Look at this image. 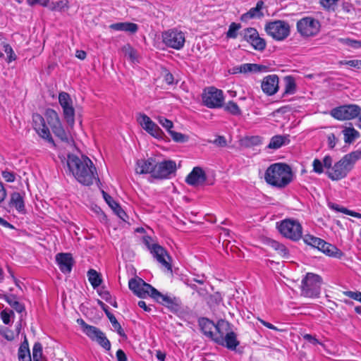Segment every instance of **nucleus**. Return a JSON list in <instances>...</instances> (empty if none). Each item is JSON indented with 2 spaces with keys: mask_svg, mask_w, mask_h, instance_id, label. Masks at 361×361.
<instances>
[{
  "mask_svg": "<svg viewBox=\"0 0 361 361\" xmlns=\"http://www.w3.org/2000/svg\"><path fill=\"white\" fill-rule=\"evenodd\" d=\"M66 165L70 173L83 185H90L97 178L96 168L86 156L68 154Z\"/></svg>",
  "mask_w": 361,
  "mask_h": 361,
  "instance_id": "f257e3e1",
  "label": "nucleus"
},
{
  "mask_svg": "<svg viewBox=\"0 0 361 361\" xmlns=\"http://www.w3.org/2000/svg\"><path fill=\"white\" fill-rule=\"evenodd\" d=\"M264 179L268 184L279 188H283L292 181V170L286 164L275 163L267 169Z\"/></svg>",
  "mask_w": 361,
  "mask_h": 361,
  "instance_id": "f03ea898",
  "label": "nucleus"
},
{
  "mask_svg": "<svg viewBox=\"0 0 361 361\" xmlns=\"http://www.w3.org/2000/svg\"><path fill=\"white\" fill-rule=\"evenodd\" d=\"M361 159V151L357 150L344 155L328 171V177L332 180H339L347 176L355 164Z\"/></svg>",
  "mask_w": 361,
  "mask_h": 361,
  "instance_id": "7ed1b4c3",
  "label": "nucleus"
},
{
  "mask_svg": "<svg viewBox=\"0 0 361 361\" xmlns=\"http://www.w3.org/2000/svg\"><path fill=\"white\" fill-rule=\"evenodd\" d=\"M322 283V278L319 275L307 273L301 281L300 295L308 298H319Z\"/></svg>",
  "mask_w": 361,
  "mask_h": 361,
  "instance_id": "20e7f679",
  "label": "nucleus"
},
{
  "mask_svg": "<svg viewBox=\"0 0 361 361\" xmlns=\"http://www.w3.org/2000/svg\"><path fill=\"white\" fill-rule=\"evenodd\" d=\"M186 32L178 27L168 29L161 33L163 44L168 48L175 50L182 49L185 43Z\"/></svg>",
  "mask_w": 361,
  "mask_h": 361,
  "instance_id": "39448f33",
  "label": "nucleus"
},
{
  "mask_svg": "<svg viewBox=\"0 0 361 361\" xmlns=\"http://www.w3.org/2000/svg\"><path fill=\"white\" fill-rule=\"evenodd\" d=\"M279 231L285 238L298 240L302 237V228L298 221L286 219L277 226Z\"/></svg>",
  "mask_w": 361,
  "mask_h": 361,
  "instance_id": "423d86ee",
  "label": "nucleus"
},
{
  "mask_svg": "<svg viewBox=\"0 0 361 361\" xmlns=\"http://www.w3.org/2000/svg\"><path fill=\"white\" fill-rule=\"evenodd\" d=\"M198 322L203 334L213 341L214 338L218 336L213 333L214 329L216 330L218 334H219L224 333V331H227L230 329V323L224 319L219 320L216 324L207 318H201Z\"/></svg>",
  "mask_w": 361,
  "mask_h": 361,
  "instance_id": "0eeeda50",
  "label": "nucleus"
},
{
  "mask_svg": "<svg viewBox=\"0 0 361 361\" xmlns=\"http://www.w3.org/2000/svg\"><path fill=\"white\" fill-rule=\"evenodd\" d=\"M45 118L54 135L61 141L69 143L70 136L63 129L57 112L54 109H48L45 111Z\"/></svg>",
  "mask_w": 361,
  "mask_h": 361,
  "instance_id": "6e6552de",
  "label": "nucleus"
},
{
  "mask_svg": "<svg viewBox=\"0 0 361 361\" xmlns=\"http://www.w3.org/2000/svg\"><path fill=\"white\" fill-rule=\"evenodd\" d=\"M297 30L302 37H310L316 36L320 31V22L310 16L304 17L296 24Z\"/></svg>",
  "mask_w": 361,
  "mask_h": 361,
  "instance_id": "1a4fd4ad",
  "label": "nucleus"
},
{
  "mask_svg": "<svg viewBox=\"0 0 361 361\" xmlns=\"http://www.w3.org/2000/svg\"><path fill=\"white\" fill-rule=\"evenodd\" d=\"M267 33L277 41H282L290 35V25L284 20H274L265 25Z\"/></svg>",
  "mask_w": 361,
  "mask_h": 361,
  "instance_id": "9d476101",
  "label": "nucleus"
},
{
  "mask_svg": "<svg viewBox=\"0 0 361 361\" xmlns=\"http://www.w3.org/2000/svg\"><path fill=\"white\" fill-rule=\"evenodd\" d=\"M203 104L208 108H220L224 102V92L215 87H209L204 90L202 95Z\"/></svg>",
  "mask_w": 361,
  "mask_h": 361,
  "instance_id": "9b49d317",
  "label": "nucleus"
},
{
  "mask_svg": "<svg viewBox=\"0 0 361 361\" xmlns=\"http://www.w3.org/2000/svg\"><path fill=\"white\" fill-rule=\"evenodd\" d=\"M360 112L361 108L358 105L347 104L332 109L330 115L336 120L346 121L355 118Z\"/></svg>",
  "mask_w": 361,
  "mask_h": 361,
  "instance_id": "f8f14e48",
  "label": "nucleus"
},
{
  "mask_svg": "<svg viewBox=\"0 0 361 361\" xmlns=\"http://www.w3.org/2000/svg\"><path fill=\"white\" fill-rule=\"evenodd\" d=\"M59 102L63 110V118L71 127L75 123V109L70 94L65 92L59 94Z\"/></svg>",
  "mask_w": 361,
  "mask_h": 361,
  "instance_id": "ddd939ff",
  "label": "nucleus"
},
{
  "mask_svg": "<svg viewBox=\"0 0 361 361\" xmlns=\"http://www.w3.org/2000/svg\"><path fill=\"white\" fill-rule=\"evenodd\" d=\"M128 286L135 295L141 298H145L147 296L153 298L155 293L154 290H157L140 278L131 279L128 282Z\"/></svg>",
  "mask_w": 361,
  "mask_h": 361,
  "instance_id": "4468645a",
  "label": "nucleus"
},
{
  "mask_svg": "<svg viewBox=\"0 0 361 361\" xmlns=\"http://www.w3.org/2000/svg\"><path fill=\"white\" fill-rule=\"evenodd\" d=\"M136 118L140 126L150 135L157 139L163 138V131L147 115L139 113Z\"/></svg>",
  "mask_w": 361,
  "mask_h": 361,
  "instance_id": "2eb2a0df",
  "label": "nucleus"
},
{
  "mask_svg": "<svg viewBox=\"0 0 361 361\" xmlns=\"http://www.w3.org/2000/svg\"><path fill=\"white\" fill-rule=\"evenodd\" d=\"M177 166L175 161L164 160L156 162L153 171V178L157 179H167L175 173Z\"/></svg>",
  "mask_w": 361,
  "mask_h": 361,
  "instance_id": "dca6fc26",
  "label": "nucleus"
},
{
  "mask_svg": "<svg viewBox=\"0 0 361 361\" xmlns=\"http://www.w3.org/2000/svg\"><path fill=\"white\" fill-rule=\"evenodd\" d=\"M240 35L243 39L247 42L254 49L262 51L266 48L265 40L259 37L257 30L254 27H247L244 29Z\"/></svg>",
  "mask_w": 361,
  "mask_h": 361,
  "instance_id": "f3484780",
  "label": "nucleus"
},
{
  "mask_svg": "<svg viewBox=\"0 0 361 361\" xmlns=\"http://www.w3.org/2000/svg\"><path fill=\"white\" fill-rule=\"evenodd\" d=\"M214 341L221 346L226 347L229 350H235L239 345L237 339V335L231 330L224 331V333H219L216 338H214Z\"/></svg>",
  "mask_w": 361,
  "mask_h": 361,
  "instance_id": "a211bd4d",
  "label": "nucleus"
},
{
  "mask_svg": "<svg viewBox=\"0 0 361 361\" xmlns=\"http://www.w3.org/2000/svg\"><path fill=\"white\" fill-rule=\"evenodd\" d=\"M33 128L37 133L43 139L49 143L54 145V140L51 135L50 131L46 125L45 120L42 116L39 114L32 115Z\"/></svg>",
  "mask_w": 361,
  "mask_h": 361,
  "instance_id": "6ab92c4d",
  "label": "nucleus"
},
{
  "mask_svg": "<svg viewBox=\"0 0 361 361\" xmlns=\"http://www.w3.org/2000/svg\"><path fill=\"white\" fill-rule=\"evenodd\" d=\"M155 293L153 299L158 303L170 309L171 310H177L180 306L178 298L171 294H163L157 290H154Z\"/></svg>",
  "mask_w": 361,
  "mask_h": 361,
  "instance_id": "aec40b11",
  "label": "nucleus"
},
{
  "mask_svg": "<svg viewBox=\"0 0 361 361\" xmlns=\"http://www.w3.org/2000/svg\"><path fill=\"white\" fill-rule=\"evenodd\" d=\"M150 253L153 257L168 271H171V257L167 251L161 245H154L152 247Z\"/></svg>",
  "mask_w": 361,
  "mask_h": 361,
  "instance_id": "412c9836",
  "label": "nucleus"
},
{
  "mask_svg": "<svg viewBox=\"0 0 361 361\" xmlns=\"http://www.w3.org/2000/svg\"><path fill=\"white\" fill-rule=\"evenodd\" d=\"M55 259L56 262L62 273H71L74 263L73 258L71 253H58L56 254Z\"/></svg>",
  "mask_w": 361,
  "mask_h": 361,
  "instance_id": "4be33fe9",
  "label": "nucleus"
},
{
  "mask_svg": "<svg viewBox=\"0 0 361 361\" xmlns=\"http://www.w3.org/2000/svg\"><path fill=\"white\" fill-rule=\"evenodd\" d=\"M261 87L267 95L271 96L279 90V77L276 75H269L264 78Z\"/></svg>",
  "mask_w": 361,
  "mask_h": 361,
  "instance_id": "5701e85b",
  "label": "nucleus"
},
{
  "mask_svg": "<svg viewBox=\"0 0 361 361\" xmlns=\"http://www.w3.org/2000/svg\"><path fill=\"white\" fill-rule=\"evenodd\" d=\"M206 174L203 169L199 166L194 167L192 171L187 176L185 182L192 186L203 184L206 180Z\"/></svg>",
  "mask_w": 361,
  "mask_h": 361,
  "instance_id": "b1692460",
  "label": "nucleus"
},
{
  "mask_svg": "<svg viewBox=\"0 0 361 361\" xmlns=\"http://www.w3.org/2000/svg\"><path fill=\"white\" fill-rule=\"evenodd\" d=\"M8 207L15 209L19 214H25L26 212L24 195L18 192H13L10 195Z\"/></svg>",
  "mask_w": 361,
  "mask_h": 361,
  "instance_id": "393cba45",
  "label": "nucleus"
},
{
  "mask_svg": "<svg viewBox=\"0 0 361 361\" xmlns=\"http://www.w3.org/2000/svg\"><path fill=\"white\" fill-rule=\"evenodd\" d=\"M156 161L154 158L147 159H140L136 162L135 171L137 173H150L153 177V171L155 168Z\"/></svg>",
  "mask_w": 361,
  "mask_h": 361,
  "instance_id": "a878e982",
  "label": "nucleus"
},
{
  "mask_svg": "<svg viewBox=\"0 0 361 361\" xmlns=\"http://www.w3.org/2000/svg\"><path fill=\"white\" fill-rule=\"evenodd\" d=\"M266 69V67L257 63H243L233 68L234 73H248L262 72Z\"/></svg>",
  "mask_w": 361,
  "mask_h": 361,
  "instance_id": "bb28decb",
  "label": "nucleus"
},
{
  "mask_svg": "<svg viewBox=\"0 0 361 361\" xmlns=\"http://www.w3.org/2000/svg\"><path fill=\"white\" fill-rule=\"evenodd\" d=\"M263 6L264 2L262 1H257L255 7L250 8L247 13H243L241 16L240 20L242 21H247L255 18H260L263 16V13L262 12Z\"/></svg>",
  "mask_w": 361,
  "mask_h": 361,
  "instance_id": "cd10ccee",
  "label": "nucleus"
},
{
  "mask_svg": "<svg viewBox=\"0 0 361 361\" xmlns=\"http://www.w3.org/2000/svg\"><path fill=\"white\" fill-rule=\"evenodd\" d=\"M109 28L116 31H125L134 34L138 30V25L133 23L123 22L113 23L109 25Z\"/></svg>",
  "mask_w": 361,
  "mask_h": 361,
  "instance_id": "c85d7f7f",
  "label": "nucleus"
},
{
  "mask_svg": "<svg viewBox=\"0 0 361 361\" xmlns=\"http://www.w3.org/2000/svg\"><path fill=\"white\" fill-rule=\"evenodd\" d=\"M78 322L82 326L83 332L93 341L97 338L102 331L96 326L86 324L82 319L78 320Z\"/></svg>",
  "mask_w": 361,
  "mask_h": 361,
  "instance_id": "c756f323",
  "label": "nucleus"
},
{
  "mask_svg": "<svg viewBox=\"0 0 361 361\" xmlns=\"http://www.w3.org/2000/svg\"><path fill=\"white\" fill-rule=\"evenodd\" d=\"M320 251L329 257H333L338 259H341L343 255V253L341 250L337 248L335 245L328 243L326 241H324V244L321 247Z\"/></svg>",
  "mask_w": 361,
  "mask_h": 361,
  "instance_id": "7c9ffc66",
  "label": "nucleus"
},
{
  "mask_svg": "<svg viewBox=\"0 0 361 361\" xmlns=\"http://www.w3.org/2000/svg\"><path fill=\"white\" fill-rule=\"evenodd\" d=\"M288 137H289V135H275L271 137L267 147L269 149H279V148L281 147L283 145L289 143L290 140H289Z\"/></svg>",
  "mask_w": 361,
  "mask_h": 361,
  "instance_id": "2f4dec72",
  "label": "nucleus"
},
{
  "mask_svg": "<svg viewBox=\"0 0 361 361\" xmlns=\"http://www.w3.org/2000/svg\"><path fill=\"white\" fill-rule=\"evenodd\" d=\"M87 275L88 281L94 289H96L100 286L102 283V279L100 274H99L96 270L90 269L87 271Z\"/></svg>",
  "mask_w": 361,
  "mask_h": 361,
  "instance_id": "473e14b6",
  "label": "nucleus"
},
{
  "mask_svg": "<svg viewBox=\"0 0 361 361\" xmlns=\"http://www.w3.org/2000/svg\"><path fill=\"white\" fill-rule=\"evenodd\" d=\"M329 207L335 211V212H341V213H343L345 214H347V215H350L351 216H353V217H355V218H357V219H361V214L360 213H358V212H354V211H352V210H349L348 209L344 207H342L338 204H335V203H329Z\"/></svg>",
  "mask_w": 361,
  "mask_h": 361,
  "instance_id": "72a5a7b5",
  "label": "nucleus"
},
{
  "mask_svg": "<svg viewBox=\"0 0 361 361\" xmlns=\"http://www.w3.org/2000/svg\"><path fill=\"white\" fill-rule=\"evenodd\" d=\"M6 302L17 312L22 313L25 312V305L18 300L17 297L15 295H8V298H6Z\"/></svg>",
  "mask_w": 361,
  "mask_h": 361,
  "instance_id": "f704fd0d",
  "label": "nucleus"
},
{
  "mask_svg": "<svg viewBox=\"0 0 361 361\" xmlns=\"http://www.w3.org/2000/svg\"><path fill=\"white\" fill-rule=\"evenodd\" d=\"M303 240L307 245H309L314 247H316L319 250H321V247L324 244V240H322L319 238L313 236L312 235H305L303 238Z\"/></svg>",
  "mask_w": 361,
  "mask_h": 361,
  "instance_id": "c9c22d12",
  "label": "nucleus"
},
{
  "mask_svg": "<svg viewBox=\"0 0 361 361\" xmlns=\"http://www.w3.org/2000/svg\"><path fill=\"white\" fill-rule=\"evenodd\" d=\"M344 140L345 143H351L355 139L358 138L360 133L354 128H345L343 130Z\"/></svg>",
  "mask_w": 361,
  "mask_h": 361,
  "instance_id": "e433bc0d",
  "label": "nucleus"
},
{
  "mask_svg": "<svg viewBox=\"0 0 361 361\" xmlns=\"http://www.w3.org/2000/svg\"><path fill=\"white\" fill-rule=\"evenodd\" d=\"M19 361H32L30 350L27 342L23 343L18 349Z\"/></svg>",
  "mask_w": 361,
  "mask_h": 361,
  "instance_id": "4c0bfd02",
  "label": "nucleus"
},
{
  "mask_svg": "<svg viewBox=\"0 0 361 361\" xmlns=\"http://www.w3.org/2000/svg\"><path fill=\"white\" fill-rule=\"evenodd\" d=\"M286 81V85H285V90L283 92V95L286 94H293L295 92V82L294 79L290 76H287L285 78Z\"/></svg>",
  "mask_w": 361,
  "mask_h": 361,
  "instance_id": "58836bf2",
  "label": "nucleus"
},
{
  "mask_svg": "<svg viewBox=\"0 0 361 361\" xmlns=\"http://www.w3.org/2000/svg\"><path fill=\"white\" fill-rule=\"evenodd\" d=\"M270 245H271V247L273 249H274L276 251H277L278 253L281 257H287L288 256V250L284 245H283L276 240L271 241Z\"/></svg>",
  "mask_w": 361,
  "mask_h": 361,
  "instance_id": "ea45409f",
  "label": "nucleus"
},
{
  "mask_svg": "<svg viewBox=\"0 0 361 361\" xmlns=\"http://www.w3.org/2000/svg\"><path fill=\"white\" fill-rule=\"evenodd\" d=\"M107 317H108L112 326L114 327L115 331L118 333V334L122 337H125L126 336L125 332H124L123 329H122L121 324L118 322L114 314H112L111 313H108Z\"/></svg>",
  "mask_w": 361,
  "mask_h": 361,
  "instance_id": "a19ab883",
  "label": "nucleus"
},
{
  "mask_svg": "<svg viewBox=\"0 0 361 361\" xmlns=\"http://www.w3.org/2000/svg\"><path fill=\"white\" fill-rule=\"evenodd\" d=\"M224 110L233 116H240L241 114L240 107L233 101H229L226 103L224 106Z\"/></svg>",
  "mask_w": 361,
  "mask_h": 361,
  "instance_id": "79ce46f5",
  "label": "nucleus"
},
{
  "mask_svg": "<svg viewBox=\"0 0 361 361\" xmlns=\"http://www.w3.org/2000/svg\"><path fill=\"white\" fill-rule=\"evenodd\" d=\"M94 341L106 350L111 349V343L102 331L99 333L97 338H96Z\"/></svg>",
  "mask_w": 361,
  "mask_h": 361,
  "instance_id": "37998d69",
  "label": "nucleus"
},
{
  "mask_svg": "<svg viewBox=\"0 0 361 361\" xmlns=\"http://www.w3.org/2000/svg\"><path fill=\"white\" fill-rule=\"evenodd\" d=\"M241 28L239 23H232L229 25L228 30L226 32L228 38L235 39L238 36V31Z\"/></svg>",
  "mask_w": 361,
  "mask_h": 361,
  "instance_id": "c03bdc74",
  "label": "nucleus"
},
{
  "mask_svg": "<svg viewBox=\"0 0 361 361\" xmlns=\"http://www.w3.org/2000/svg\"><path fill=\"white\" fill-rule=\"evenodd\" d=\"M42 346L39 343H35L32 348V360L33 361L42 360Z\"/></svg>",
  "mask_w": 361,
  "mask_h": 361,
  "instance_id": "a18cd8bd",
  "label": "nucleus"
},
{
  "mask_svg": "<svg viewBox=\"0 0 361 361\" xmlns=\"http://www.w3.org/2000/svg\"><path fill=\"white\" fill-rule=\"evenodd\" d=\"M68 8L67 2L64 1H59L56 2H53L50 5V9L53 11H59L61 12Z\"/></svg>",
  "mask_w": 361,
  "mask_h": 361,
  "instance_id": "49530a36",
  "label": "nucleus"
},
{
  "mask_svg": "<svg viewBox=\"0 0 361 361\" xmlns=\"http://www.w3.org/2000/svg\"><path fill=\"white\" fill-rule=\"evenodd\" d=\"M1 319L5 324H9L11 323V319L14 317V312L13 310L5 309L1 311Z\"/></svg>",
  "mask_w": 361,
  "mask_h": 361,
  "instance_id": "de8ad7c7",
  "label": "nucleus"
},
{
  "mask_svg": "<svg viewBox=\"0 0 361 361\" xmlns=\"http://www.w3.org/2000/svg\"><path fill=\"white\" fill-rule=\"evenodd\" d=\"M340 65H347L350 68L360 70L361 69V60L353 59V60H345L339 61Z\"/></svg>",
  "mask_w": 361,
  "mask_h": 361,
  "instance_id": "09e8293b",
  "label": "nucleus"
},
{
  "mask_svg": "<svg viewBox=\"0 0 361 361\" xmlns=\"http://www.w3.org/2000/svg\"><path fill=\"white\" fill-rule=\"evenodd\" d=\"M157 120L160 125H161L169 133L173 127V124L171 121L166 118L163 116L157 117Z\"/></svg>",
  "mask_w": 361,
  "mask_h": 361,
  "instance_id": "8fccbe9b",
  "label": "nucleus"
},
{
  "mask_svg": "<svg viewBox=\"0 0 361 361\" xmlns=\"http://www.w3.org/2000/svg\"><path fill=\"white\" fill-rule=\"evenodd\" d=\"M4 51L7 54L8 59L7 61L8 63H11L13 61H15L16 59V56L12 49V47L8 44H4Z\"/></svg>",
  "mask_w": 361,
  "mask_h": 361,
  "instance_id": "3c124183",
  "label": "nucleus"
},
{
  "mask_svg": "<svg viewBox=\"0 0 361 361\" xmlns=\"http://www.w3.org/2000/svg\"><path fill=\"white\" fill-rule=\"evenodd\" d=\"M320 5L326 10L334 11L337 4L333 0H319Z\"/></svg>",
  "mask_w": 361,
  "mask_h": 361,
  "instance_id": "603ef678",
  "label": "nucleus"
},
{
  "mask_svg": "<svg viewBox=\"0 0 361 361\" xmlns=\"http://www.w3.org/2000/svg\"><path fill=\"white\" fill-rule=\"evenodd\" d=\"M343 43L353 49H361V40L351 39L349 38L342 39Z\"/></svg>",
  "mask_w": 361,
  "mask_h": 361,
  "instance_id": "864d4df0",
  "label": "nucleus"
},
{
  "mask_svg": "<svg viewBox=\"0 0 361 361\" xmlns=\"http://www.w3.org/2000/svg\"><path fill=\"white\" fill-rule=\"evenodd\" d=\"M313 169L312 171L317 173L322 174L324 172V166L321 160L318 159H314L312 162Z\"/></svg>",
  "mask_w": 361,
  "mask_h": 361,
  "instance_id": "5fc2aeb1",
  "label": "nucleus"
},
{
  "mask_svg": "<svg viewBox=\"0 0 361 361\" xmlns=\"http://www.w3.org/2000/svg\"><path fill=\"white\" fill-rule=\"evenodd\" d=\"M103 197L106 202V203L109 204V206L113 209L116 210V208L118 207V204L114 200V199L108 195L104 191H102Z\"/></svg>",
  "mask_w": 361,
  "mask_h": 361,
  "instance_id": "6e6d98bb",
  "label": "nucleus"
},
{
  "mask_svg": "<svg viewBox=\"0 0 361 361\" xmlns=\"http://www.w3.org/2000/svg\"><path fill=\"white\" fill-rule=\"evenodd\" d=\"M1 176L8 183H13L16 180V173L8 170L2 171Z\"/></svg>",
  "mask_w": 361,
  "mask_h": 361,
  "instance_id": "4d7b16f0",
  "label": "nucleus"
},
{
  "mask_svg": "<svg viewBox=\"0 0 361 361\" xmlns=\"http://www.w3.org/2000/svg\"><path fill=\"white\" fill-rule=\"evenodd\" d=\"M97 293L103 300H104L107 302H111V299L112 298V297L110 293L108 290H106L104 287L98 289Z\"/></svg>",
  "mask_w": 361,
  "mask_h": 361,
  "instance_id": "13d9d810",
  "label": "nucleus"
},
{
  "mask_svg": "<svg viewBox=\"0 0 361 361\" xmlns=\"http://www.w3.org/2000/svg\"><path fill=\"white\" fill-rule=\"evenodd\" d=\"M343 294L351 299L359 302L361 301V292L348 290L345 291Z\"/></svg>",
  "mask_w": 361,
  "mask_h": 361,
  "instance_id": "bf43d9fd",
  "label": "nucleus"
},
{
  "mask_svg": "<svg viewBox=\"0 0 361 361\" xmlns=\"http://www.w3.org/2000/svg\"><path fill=\"white\" fill-rule=\"evenodd\" d=\"M169 133L176 142H183L185 141V136L180 133L175 132L171 130Z\"/></svg>",
  "mask_w": 361,
  "mask_h": 361,
  "instance_id": "052dcab7",
  "label": "nucleus"
},
{
  "mask_svg": "<svg viewBox=\"0 0 361 361\" xmlns=\"http://www.w3.org/2000/svg\"><path fill=\"white\" fill-rule=\"evenodd\" d=\"M338 139L334 133L329 134L327 136V145L329 149H334L336 145Z\"/></svg>",
  "mask_w": 361,
  "mask_h": 361,
  "instance_id": "680f3d73",
  "label": "nucleus"
},
{
  "mask_svg": "<svg viewBox=\"0 0 361 361\" xmlns=\"http://www.w3.org/2000/svg\"><path fill=\"white\" fill-rule=\"evenodd\" d=\"M302 336L305 341H308L310 343L312 344L313 345H323V344L318 339H317L314 336H312L311 334H305Z\"/></svg>",
  "mask_w": 361,
  "mask_h": 361,
  "instance_id": "e2e57ef3",
  "label": "nucleus"
},
{
  "mask_svg": "<svg viewBox=\"0 0 361 361\" xmlns=\"http://www.w3.org/2000/svg\"><path fill=\"white\" fill-rule=\"evenodd\" d=\"M213 144H214L217 147H224L227 145V142L226 138L224 136L219 135L216 137V139L212 141Z\"/></svg>",
  "mask_w": 361,
  "mask_h": 361,
  "instance_id": "0e129e2a",
  "label": "nucleus"
},
{
  "mask_svg": "<svg viewBox=\"0 0 361 361\" xmlns=\"http://www.w3.org/2000/svg\"><path fill=\"white\" fill-rule=\"evenodd\" d=\"M152 241V238L149 235H145L142 238V242L146 245L149 252L152 251V247L159 245L157 243H153Z\"/></svg>",
  "mask_w": 361,
  "mask_h": 361,
  "instance_id": "69168bd1",
  "label": "nucleus"
},
{
  "mask_svg": "<svg viewBox=\"0 0 361 361\" xmlns=\"http://www.w3.org/2000/svg\"><path fill=\"white\" fill-rule=\"evenodd\" d=\"M323 164L324 168L329 169V171L331 169L332 166V157L330 155L324 156L323 161H322Z\"/></svg>",
  "mask_w": 361,
  "mask_h": 361,
  "instance_id": "338daca9",
  "label": "nucleus"
},
{
  "mask_svg": "<svg viewBox=\"0 0 361 361\" xmlns=\"http://www.w3.org/2000/svg\"><path fill=\"white\" fill-rule=\"evenodd\" d=\"M164 80L168 85H173L174 83L173 75L170 72L165 70L164 71Z\"/></svg>",
  "mask_w": 361,
  "mask_h": 361,
  "instance_id": "774afa93",
  "label": "nucleus"
}]
</instances>
